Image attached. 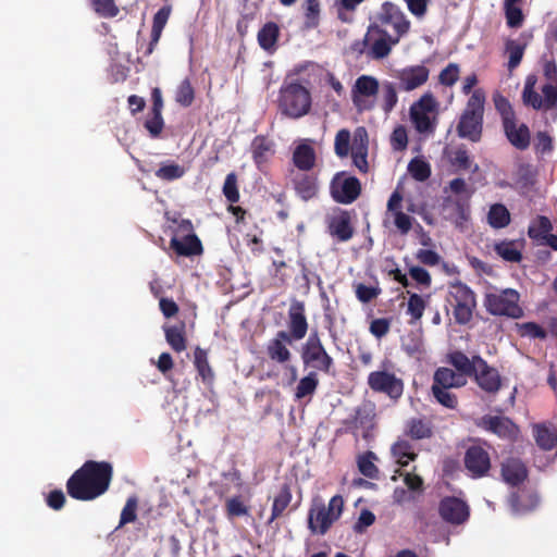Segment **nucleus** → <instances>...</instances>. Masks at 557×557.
Listing matches in <instances>:
<instances>
[{
    "label": "nucleus",
    "mask_w": 557,
    "mask_h": 557,
    "mask_svg": "<svg viewBox=\"0 0 557 557\" xmlns=\"http://www.w3.org/2000/svg\"><path fill=\"white\" fill-rule=\"evenodd\" d=\"M519 301L520 294L516 289L505 288L499 292L486 293L483 304L492 315L520 319L523 317V309Z\"/></svg>",
    "instance_id": "6e6552de"
},
{
    "label": "nucleus",
    "mask_w": 557,
    "mask_h": 557,
    "mask_svg": "<svg viewBox=\"0 0 557 557\" xmlns=\"http://www.w3.org/2000/svg\"><path fill=\"white\" fill-rule=\"evenodd\" d=\"M292 160L298 170L309 172L317 162L315 150L311 145L301 143L294 149Z\"/></svg>",
    "instance_id": "c85d7f7f"
},
{
    "label": "nucleus",
    "mask_w": 557,
    "mask_h": 557,
    "mask_svg": "<svg viewBox=\"0 0 557 557\" xmlns=\"http://www.w3.org/2000/svg\"><path fill=\"white\" fill-rule=\"evenodd\" d=\"M112 478L110 462L87 460L69 478L66 491L76 500H94L109 490Z\"/></svg>",
    "instance_id": "f257e3e1"
},
{
    "label": "nucleus",
    "mask_w": 557,
    "mask_h": 557,
    "mask_svg": "<svg viewBox=\"0 0 557 557\" xmlns=\"http://www.w3.org/2000/svg\"><path fill=\"white\" fill-rule=\"evenodd\" d=\"M381 108L388 114L398 102L396 85L393 82L385 81L380 86Z\"/></svg>",
    "instance_id": "4c0bfd02"
},
{
    "label": "nucleus",
    "mask_w": 557,
    "mask_h": 557,
    "mask_svg": "<svg viewBox=\"0 0 557 557\" xmlns=\"http://www.w3.org/2000/svg\"><path fill=\"white\" fill-rule=\"evenodd\" d=\"M437 102L431 92H426L410 107V119L416 129L421 133H433L434 124L429 113L435 111Z\"/></svg>",
    "instance_id": "9b49d317"
},
{
    "label": "nucleus",
    "mask_w": 557,
    "mask_h": 557,
    "mask_svg": "<svg viewBox=\"0 0 557 557\" xmlns=\"http://www.w3.org/2000/svg\"><path fill=\"white\" fill-rule=\"evenodd\" d=\"M375 418V407L371 403H366L358 406L355 410V414L349 419L345 420L347 429L357 431L358 429H369L373 426Z\"/></svg>",
    "instance_id": "b1692460"
},
{
    "label": "nucleus",
    "mask_w": 557,
    "mask_h": 557,
    "mask_svg": "<svg viewBox=\"0 0 557 557\" xmlns=\"http://www.w3.org/2000/svg\"><path fill=\"white\" fill-rule=\"evenodd\" d=\"M487 219L492 227L503 228L510 223V213L504 205L496 203L490 208Z\"/></svg>",
    "instance_id": "37998d69"
},
{
    "label": "nucleus",
    "mask_w": 557,
    "mask_h": 557,
    "mask_svg": "<svg viewBox=\"0 0 557 557\" xmlns=\"http://www.w3.org/2000/svg\"><path fill=\"white\" fill-rule=\"evenodd\" d=\"M399 39L389 35L385 28L379 25H369L363 40L357 46H369L367 54L374 60H381L391 53L392 48L399 42Z\"/></svg>",
    "instance_id": "1a4fd4ad"
},
{
    "label": "nucleus",
    "mask_w": 557,
    "mask_h": 557,
    "mask_svg": "<svg viewBox=\"0 0 557 557\" xmlns=\"http://www.w3.org/2000/svg\"><path fill=\"white\" fill-rule=\"evenodd\" d=\"M226 516L230 519L247 516L249 507L242 500L240 496H233L225 503Z\"/></svg>",
    "instance_id": "864d4df0"
},
{
    "label": "nucleus",
    "mask_w": 557,
    "mask_h": 557,
    "mask_svg": "<svg viewBox=\"0 0 557 557\" xmlns=\"http://www.w3.org/2000/svg\"><path fill=\"white\" fill-rule=\"evenodd\" d=\"M273 145L265 136H256L251 143L252 158L257 165L269 160L273 154Z\"/></svg>",
    "instance_id": "c9c22d12"
},
{
    "label": "nucleus",
    "mask_w": 557,
    "mask_h": 557,
    "mask_svg": "<svg viewBox=\"0 0 557 557\" xmlns=\"http://www.w3.org/2000/svg\"><path fill=\"white\" fill-rule=\"evenodd\" d=\"M432 395L436 399L438 404L448 409H456L458 406L457 396L449 392L450 388L437 387V385H432Z\"/></svg>",
    "instance_id": "3c124183"
},
{
    "label": "nucleus",
    "mask_w": 557,
    "mask_h": 557,
    "mask_svg": "<svg viewBox=\"0 0 557 557\" xmlns=\"http://www.w3.org/2000/svg\"><path fill=\"white\" fill-rule=\"evenodd\" d=\"M478 359H483L481 356L475 355L471 359L462 351L456 350L448 355V362L458 371V373L465 377H472L475 374L479 367Z\"/></svg>",
    "instance_id": "cd10ccee"
},
{
    "label": "nucleus",
    "mask_w": 557,
    "mask_h": 557,
    "mask_svg": "<svg viewBox=\"0 0 557 557\" xmlns=\"http://www.w3.org/2000/svg\"><path fill=\"white\" fill-rule=\"evenodd\" d=\"M292 499L293 494L290 485L288 483H284L280 487L278 493L274 496L271 508V516L267 522L269 525L280 517H282L286 508L289 506Z\"/></svg>",
    "instance_id": "473e14b6"
},
{
    "label": "nucleus",
    "mask_w": 557,
    "mask_h": 557,
    "mask_svg": "<svg viewBox=\"0 0 557 557\" xmlns=\"http://www.w3.org/2000/svg\"><path fill=\"white\" fill-rule=\"evenodd\" d=\"M374 458L375 455L372 451H368L358 458V469L360 473L369 479H376L379 475V469L373 462Z\"/></svg>",
    "instance_id": "5fc2aeb1"
},
{
    "label": "nucleus",
    "mask_w": 557,
    "mask_h": 557,
    "mask_svg": "<svg viewBox=\"0 0 557 557\" xmlns=\"http://www.w3.org/2000/svg\"><path fill=\"white\" fill-rule=\"evenodd\" d=\"M96 13L106 18L115 17L120 13V9L114 0H90Z\"/></svg>",
    "instance_id": "4d7b16f0"
},
{
    "label": "nucleus",
    "mask_w": 557,
    "mask_h": 557,
    "mask_svg": "<svg viewBox=\"0 0 557 557\" xmlns=\"http://www.w3.org/2000/svg\"><path fill=\"white\" fill-rule=\"evenodd\" d=\"M350 132L346 128L339 129L335 136L334 150L337 157L345 158L349 153Z\"/></svg>",
    "instance_id": "680f3d73"
},
{
    "label": "nucleus",
    "mask_w": 557,
    "mask_h": 557,
    "mask_svg": "<svg viewBox=\"0 0 557 557\" xmlns=\"http://www.w3.org/2000/svg\"><path fill=\"white\" fill-rule=\"evenodd\" d=\"M294 189L304 201L314 198L319 191L318 177L314 174L299 173L293 177Z\"/></svg>",
    "instance_id": "393cba45"
},
{
    "label": "nucleus",
    "mask_w": 557,
    "mask_h": 557,
    "mask_svg": "<svg viewBox=\"0 0 557 557\" xmlns=\"http://www.w3.org/2000/svg\"><path fill=\"white\" fill-rule=\"evenodd\" d=\"M344 504L342 495H334L327 506L321 498H313L308 511V529L311 533L326 534L333 523L341 518Z\"/></svg>",
    "instance_id": "39448f33"
},
{
    "label": "nucleus",
    "mask_w": 557,
    "mask_h": 557,
    "mask_svg": "<svg viewBox=\"0 0 557 557\" xmlns=\"http://www.w3.org/2000/svg\"><path fill=\"white\" fill-rule=\"evenodd\" d=\"M433 434L431 423L424 419H411L408 422V435L413 440H424Z\"/></svg>",
    "instance_id": "a18cd8bd"
},
{
    "label": "nucleus",
    "mask_w": 557,
    "mask_h": 557,
    "mask_svg": "<svg viewBox=\"0 0 557 557\" xmlns=\"http://www.w3.org/2000/svg\"><path fill=\"white\" fill-rule=\"evenodd\" d=\"M330 194L337 203H352L361 194V183L344 171L337 172L330 183Z\"/></svg>",
    "instance_id": "9d476101"
},
{
    "label": "nucleus",
    "mask_w": 557,
    "mask_h": 557,
    "mask_svg": "<svg viewBox=\"0 0 557 557\" xmlns=\"http://www.w3.org/2000/svg\"><path fill=\"white\" fill-rule=\"evenodd\" d=\"M407 294L409 295L407 313L410 315V323L412 324L422 318L428 306V299L430 298V295H428L426 299H424L423 296L416 293L407 292Z\"/></svg>",
    "instance_id": "58836bf2"
},
{
    "label": "nucleus",
    "mask_w": 557,
    "mask_h": 557,
    "mask_svg": "<svg viewBox=\"0 0 557 557\" xmlns=\"http://www.w3.org/2000/svg\"><path fill=\"white\" fill-rule=\"evenodd\" d=\"M288 330L286 335L294 342L301 341L308 333L309 324L306 315V307L302 301L292 302L288 309Z\"/></svg>",
    "instance_id": "f3484780"
},
{
    "label": "nucleus",
    "mask_w": 557,
    "mask_h": 557,
    "mask_svg": "<svg viewBox=\"0 0 557 557\" xmlns=\"http://www.w3.org/2000/svg\"><path fill=\"white\" fill-rule=\"evenodd\" d=\"M495 252L508 262H520L522 259L521 251L517 248L515 242H500L494 246Z\"/></svg>",
    "instance_id": "49530a36"
},
{
    "label": "nucleus",
    "mask_w": 557,
    "mask_h": 557,
    "mask_svg": "<svg viewBox=\"0 0 557 557\" xmlns=\"http://www.w3.org/2000/svg\"><path fill=\"white\" fill-rule=\"evenodd\" d=\"M463 463L472 479L486 476L492 467L488 451L480 445H471L467 448Z\"/></svg>",
    "instance_id": "2eb2a0df"
},
{
    "label": "nucleus",
    "mask_w": 557,
    "mask_h": 557,
    "mask_svg": "<svg viewBox=\"0 0 557 557\" xmlns=\"http://www.w3.org/2000/svg\"><path fill=\"white\" fill-rule=\"evenodd\" d=\"M137 506L138 502L135 496L127 498L120 517L119 528L132 523L137 519Z\"/></svg>",
    "instance_id": "69168bd1"
},
{
    "label": "nucleus",
    "mask_w": 557,
    "mask_h": 557,
    "mask_svg": "<svg viewBox=\"0 0 557 557\" xmlns=\"http://www.w3.org/2000/svg\"><path fill=\"white\" fill-rule=\"evenodd\" d=\"M485 95L482 89H475L468 99L466 109L460 115L456 131L460 138L472 143L480 141L483 131Z\"/></svg>",
    "instance_id": "20e7f679"
},
{
    "label": "nucleus",
    "mask_w": 557,
    "mask_h": 557,
    "mask_svg": "<svg viewBox=\"0 0 557 557\" xmlns=\"http://www.w3.org/2000/svg\"><path fill=\"white\" fill-rule=\"evenodd\" d=\"M536 444L544 450H552L557 445V434L544 424L533 428Z\"/></svg>",
    "instance_id": "ea45409f"
},
{
    "label": "nucleus",
    "mask_w": 557,
    "mask_h": 557,
    "mask_svg": "<svg viewBox=\"0 0 557 557\" xmlns=\"http://www.w3.org/2000/svg\"><path fill=\"white\" fill-rule=\"evenodd\" d=\"M195 99V90L191 86V83L188 78H185L178 85L175 92V101L182 107H189L194 102Z\"/></svg>",
    "instance_id": "09e8293b"
},
{
    "label": "nucleus",
    "mask_w": 557,
    "mask_h": 557,
    "mask_svg": "<svg viewBox=\"0 0 557 557\" xmlns=\"http://www.w3.org/2000/svg\"><path fill=\"white\" fill-rule=\"evenodd\" d=\"M222 193L230 203L238 202L240 196L237 186V175L234 172L226 175Z\"/></svg>",
    "instance_id": "6e6d98bb"
},
{
    "label": "nucleus",
    "mask_w": 557,
    "mask_h": 557,
    "mask_svg": "<svg viewBox=\"0 0 557 557\" xmlns=\"http://www.w3.org/2000/svg\"><path fill=\"white\" fill-rule=\"evenodd\" d=\"M478 425L500 438L509 441L516 440L519 434V428L504 416H483Z\"/></svg>",
    "instance_id": "a211bd4d"
},
{
    "label": "nucleus",
    "mask_w": 557,
    "mask_h": 557,
    "mask_svg": "<svg viewBox=\"0 0 557 557\" xmlns=\"http://www.w3.org/2000/svg\"><path fill=\"white\" fill-rule=\"evenodd\" d=\"M352 162L355 166L362 173H367L369 165H368V148L367 145H359L352 148L351 151Z\"/></svg>",
    "instance_id": "338daca9"
},
{
    "label": "nucleus",
    "mask_w": 557,
    "mask_h": 557,
    "mask_svg": "<svg viewBox=\"0 0 557 557\" xmlns=\"http://www.w3.org/2000/svg\"><path fill=\"white\" fill-rule=\"evenodd\" d=\"M300 358L305 367L330 374L334 367L333 357L326 351L317 329L309 333L306 342L301 345Z\"/></svg>",
    "instance_id": "0eeeda50"
},
{
    "label": "nucleus",
    "mask_w": 557,
    "mask_h": 557,
    "mask_svg": "<svg viewBox=\"0 0 557 557\" xmlns=\"http://www.w3.org/2000/svg\"><path fill=\"white\" fill-rule=\"evenodd\" d=\"M163 330L166 343L175 352H182L186 349L187 338L184 322L176 325L164 326Z\"/></svg>",
    "instance_id": "72a5a7b5"
},
{
    "label": "nucleus",
    "mask_w": 557,
    "mask_h": 557,
    "mask_svg": "<svg viewBox=\"0 0 557 557\" xmlns=\"http://www.w3.org/2000/svg\"><path fill=\"white\" fill-rule=\"evenodd\" d=\"M304 28L314 29L320 25L321 3L320 0H304Z\"/></svg>",
    "instance_id": "e433bc0d"
},
{
    "label": "nucleus",
    "mask_w": 557,
    "mask_h": 557,
    "mask_svg": "<svg viewBox=\"0 0 557 557\" xmlns=\"http://www.w3.org/2000/svg\"><path fill=\"white\" fill-rule=\"evenodd\" d=\"M293 343L294 341L286 335V331H278L268 342L265 352L272 361L284 364L292 359V352L287 346L293 345Z\"/></svg>",
    "instance_id": "412c9836"
},
{
    "label": "nucleus",
    "mask_w": 557,
    "mask_h": 557,
    "mask_svg": "<svg viewBox=\"0 0 557 557\" xmlns=\"http://www.w3.org/2000/svg\"><path fill=\"white\" fill-rule=\"evenodd\" d=\"M194 366L202 382L210 384L214 380V372L209 363L208 351L197 346L194 350Z\"/></svg>",
    "instance_id": "f704fd0d"
},
{
    "label": "nucleus",
    "mask_w": 557,
    "mask_h": 557,
    "mask_svg": "<svg viewBox=\"0 0 557 557\" xmlns=\"http://www.w3.org/2000/svg\"><path fill=\"white\" fill-rule=\"evenodd\" d=\"M164 126L162 113L160 112H151V116H149L145 122V128L149 132L151 137H158Z\"/></svg>",
    "instance_id": "774afa93"
},
{
    "label": "nucleus",
    "mask_w": 557,
    "mask_h": 557,
    "mask_svg": "<svg viewBox=\"0 0 557 557\" xmlns=\"http://www.w3.org/2000/svg\"><path fill=\"white\" fill-rule=\"evenodd\" d=\"M329 232L339 242L349 240L354 236L350 214L347 211H341L339 214L334 215L329 223Z\"/></svg>",
    "instance_id": "a878e982"
},
{
    "label": "nucleus",
    "mask_w": 557,
    "mask_h": 557,
    "mask_svg": "<svg viewBox=\"0 0 557 557\" xmlns=\"http://www.w3.org/2000/svg\"><path fill=\"white\" fill-rule=\"evenodd\" d=\"M408 172L416 181L424 182L431 175V166L426 161L414 158L408 164Z\"/></svg>",
    "instance_id": "8fccbe9b"
},
{
    "label": "nucleus",
    "mask_w": 557,
    "mask_h": 557,
    "mask_svg": "<svg viewBox=\"0 0 557 557\" xmlns=\"http://www.w3.org/2000/svg\"><path fill=\"white\" fill-rule=\"evenodd\" d=\"M509 143L519 150H525L530 146V131L525 124L517 125L516 119L503 125Z\"/></svg>",
    "instance_id": "bb28decb"
},
{
    "label": "nucleus",
    "mask_w": 557,
    "mask_h": 557,
    "mask_svg": "<svg viewBox=\"0 0 557 557\" xmlns=\"http://www.w3.org/2000/svg\"><path fill=\"white\" fill-rule=\"evenodd\" d=\"M552 230L553 225L550 220L547 216L540 215L529 226L528 235L532 239L543 242L546 236L550 234Z\"/></svg>",
    "instance_id": "a19ab883"
},
{
    "label": "nucleus",
    "mask_w": 557,
    "mask_h": 557,
    "mask_svg": "<svg viewBox=\"0 0 557 557\" xmlns=\"http://www.w3.org/2000/svg\"><path fill=\"white\" fill-rule=\"evenodd\" d=\"M371 25H379L382 28L392 26L398 38L406 35L410 28V22L407 20L404 12L396 4L388 1L382 4L376 15V21Z\"/></svg>",
    "instance_id": "4468645a"
},
{
    "label": "nucleus",
    "mask_w": 557,
    "mask_h": 557,
    "mask_svg": "<svg viewBox=\"0 0 557 557\" xmlns=\"http://www.w3.org/2000/svg\"><path fill=\"white\" fill-rule=\"evenodd\" d=\"M543 75L547 83L542 86V95L535 91L537 77L530 74L525 78L522 101L534 110L548 111L557 107V64L554 58H543Z\"/></svg>",
    "instance_id": "f03ea898"
},
{
    "label": "nucleus",
    "mask_w": 557,
    "mask_h": 557,
    "mask_svg": "<svg viewBox=\"0 0 557 557\" xmlns=\"http://www.w3.org/2000/svg\"><path fill=\"white\" fill-rule=\"evenodd\" d=\"M504 12L506 23L510 28H519L524 22V15L522 10L517 4H505Z\"/></svg>",
    "instance_id": "bf43d9fd"
},
{
    "label": "nucleus",
    "mask_w": 557,
    "mask_h": 557,
    "mask_svg": "<svg viewBox=\"0 0 557 557\" xmlns=\"http://www.w3.org/2000/svg\"><path fill=\"white\" fill-rule=\"evenodd\" d=\"M319 385V379L315 371L309 372L306 376L300 379L295 391V398L302 399L307 396L314 394Z\"/></svg>",
    "instance_id": "79ce46f5"
},
{
    "label": "nucleus",
    "mask_w": 557,
    "mask_h": 557,
    "mask_svg": "<svg viewBox=\"0 0 557 557\" xmlns=\"http://www.w3.org/2000/svg\"><path fill=\"white\" fill-rule=\"evenodd\" d=\"M393 76L398 81L400 90L412 91L429 81L430 70L424 64L408 65L396 70Z\"/></svg>",
    "instance_id": "dca6fc26"
},
{
    "label": "nucleus",
    "mask_w": 557,
    "mask_h": 557,
    "mask_svg": "<svg viewBox=\"0 0 557 557\" xmlns=\"http://www.w3.org/2000/svg\"><path fill=\"white\" fill-rule=\"evenodd\" d=\"M154 174L162 181L171 182L183 177L185 169L177 163H165L162 164Z\"/></svg>",
    "instance_id": "603ef678"
},
{
    "label": "nucleus",
    "mask_w": 557,
    "mask_h": 557,
    "mask_svg": "<svg viewBox=\"0 0 557 557\" xmlns=\"http://www.w3.org/2000/svg\"><path fill=\"white\" fill-rule=\"evenodd\" d=\"M449 161L453 166L463 171L469 170L472 164V160L465 146L456 148L451 152Z\"/></svg>",
    "instance_id": "052dcab7"
},
{
    "label": "nucleus",
    "mask_w": 557,
    "mask_h": 557,
    "mask_svg": "<svg viewBox=\"0 0 557 557\" xmlns=\"http://www.w3.org/2000/svg\"><path fill=\"white\" fill-rule=\"evenodd\" d=\"M380 90L379 81L370 75L359 76L351 89V100L358 111H368L373 109V101L369 100L370 97L377 95Z\"/></svg>",
    "instance_id": "ddd939ff"
},
{
    "label": "nucleus",
    "mask_w": 557,
    "mask_h": 557,
    "mask_svg": "<svg viewBox=\"0 0 557 557\" xmlns=\"http://www.w3.org/2000/svg\"><path fill=\"white\" fill-rule=\"evenodd\" d=\"M525 50V45L519 44L516 40H507L506 52L509 53L508 70L511 72L519 66L522 61Z\"/></svg>",
    "instance_id": "de8ad7c7"
},
{
    "label": "nucleus",
    "mask_w": 557,
    "mask_h": 557,
    "mask_svg": "<svg viewBox=\"0 0 557 557\" xmlns=\"http://www.w3.org/2000/svg\"><path fill=\"white\" fill-rule=\"evenodd\" d=\"M438 512L444 521L456 525L466 522L469 518L468 505L454 496L444 497L440 502Z\"/></svg>",
    "instance_id": "6ab92c4d"
},
{
    "label": "nucleus",
    "mask_w": 557,
    "mask_h": 557,
    "mask_svg": "<svg viewBox=\"0 0 557 557\" xmlns=\"http://www.w3.org/2000/svg\"><path fill=\"white\" fill-rule=\"evenodd\" d=\"M311 94L298 82L284 83L280 88L278 109L290 119H299L311 109Z\"/></svg>",
    "instance_id": "423d86ee"
},
{
    "label": "nucleus",
    "mask_w": 557,
    "mask_h": 557,
    "mask_svg": "<svg viewBox=\"0 0 557 557\" xmlns=\"http://www.w3.org/2000/svg\"><path fill=\"white\" fill-rule=\"evenodd\" d=\"M460 75V69L457 63H449L444 67L438 75V82L441 85L451 87L457 83Z\"/></svg>",
    "instance_id": "e2e57ef3"
},
{
    "label": "nucleus",
    "mask_w": 557,
    "mask_h": 557,
    "mask_svg": "<svg viewBox=\"0 0 557 557\" xmlns=\"http://www.w3.org/2000/svg\"><path fill=\"white\" fill-rule=\"evenodd\" d=\"M170 248L182 257L199 256L203 251L201 240L195 233L185 235L182 238L176 236L170 240Z\"/></svg>",
    "instance_id": "5701e85b"
},
{
    "label": "nucleus",
    "mask_w": 557,
    "mask_h": 557,
    "mask_svg": "<svg viewBox=\"0 0 557 557\" xmlns=\"http://www.w3.org/2000/svg\"><path fill=\"white\" fill-rule=\"evenodd\" d=\"M170 14H171V7L164 5L161 9H159L157 11V13L153 15L151 38H150V42H149L148 48L145 53L146 55H149L153 52L156 46L158 45V42L161 38L163 28L165 27V25L169 21Z\"/></svg>",
    "instance_id": "c756f323"
},
{
    "label": "nucleus",
    "mask_w": 557,
    "mask_h": 557,
    "mask_svg": "<svg viewBox=\"0 0 557 557\" xmlns=\"http://www.w3.org/2000/svg\"><path fill=\"white\" fill-rule=\"evenodd\" d=\"M475 309V293L460 281L450 283L445 296V310L447 313L451 312L455 323L468 324L472 320Z\"/></svg>",
    "instance_id": "7ed1b4c3"
},
{
    "label": "nucleus",
    "mask_w": 557,
    "mask_h": 557,
    "mask_svg": "<svg viewBox=\"0 0 557 557\" xmlns=\"http://www.w3.org/2000/svg\"><path fill=\"white\" fill-rule=\"evenodd\" d=\"M518 334L521 337L544 339L547 336L546 331L535 322H524L517 324Z\"/></svg>",
    "instance_id": "13d9d810"
},
{
    "label": "nucleus",
    "mask_w": 557,
    "mask_h": 557,
    "mask_svg": "<svg viewBox=\"0 0 557 557\" xmlns=\"http://www.w3.org/2000/svg\"><path fill=\"white\" fill-rule=\"evenodd\" d=\"M369 387L376 393L386 394L391 399L398 400L404 394V382L388 371H373L368 375Z\"/></svg>",
    "instance_id": "f8f14e48"
},
{
    "label": "nucleus",
    "mask_w": 557,
    "mask_h": 557,
    "mask_svg": "<svg viewBox=\"0 0 557 557\" xmlns=\"http://www.w3.org/2000/svg\"><path fill=\"white\" fill-rule=\"evenodd\" d=\"M281 34L280 26L275 22H267L258 32L257 40L259 46L267 52L273 53L277 48V40Z\"/></svg>",
    "instance_id": "7c9ffc66"
},
{
    "label": "nucleus",
    "mask_w": 557,
    "mask_h": 557,
    "mask_svg": "<svg viewBox=\"0 0 557 557\" xmlns=\"http://www.w3.org/2000/svg\"><path fill=\"white\" fill-rule=\"evenodd\" d=\"M392 453L397 459V462L401 466H407L410 460H414L417 458V454L413 451L412 445L406 440L396 442L392 447Z\"/></svg>",
    "instance_id": "c03bdc74"
},
{
    "label": "nucleus",
    "mask_w": 557,
    "mask_h": 557,
    "mask_svg": "<svg viewBox=\"0 0 557 557\" xmlns=\"http://www.w3.org/2000/svg\"><path fill=\"white\" fill-rule=\"evenodd\" d=\"M467 384V380L454 370L441 367L434 372L433 384L437 387L458 388Z\"/></svg>",
    "instance_id": "2f4dec72"
},
{
    "label": "nucleus",
    "mask_w": 557,
    "mask_h": 557,
    "mask_svg": "<svg viewBox=\"0 0 557 557\" xmlns=\"http://www.w3.org/2000/svg\"><path fill=\"white\" fill-rule=\"evenodd\" d=\"M494 103L496 110L499 112L502 116L503 125L516 119L515 111L507 98L498 95L497 97L494 98Z\"/></svg>",
    "instance_id": "0e129e2a"
},
{
    "label": "nucleus",
    "mask_w": 557,
    "mask_h": 557,
    "mask_svg": "<svg viewBox=\"0 0 557 557\" xmlns=\"http://www.w3.org/2000/svg\"><path fill=\"white\" fill-rule=\"evenodd\" d=\"M476 362H479V367L475 374L472 375L475 383L486 393H497L502 386V379L498 371L488 366L484 359H478Z\"/></svg>",
    "instance_id": "aec40b11"
},
{
    "label": "nucleus",
    "mask_w": 557,
    "mask_h": 557,
    "mask_svg": "<svg viewBox=\"0 0 557 557\" xmlns=\"http://www.w3.org/2000/svg\"><path fill=\"white\" fill-rule=\"evenodd\" d=\"M500 474L510 486L522 484L528 478V469L519 458H507L502 462Z\"/></svg>",
    "instance_id": "4be33fe9"
}]
</instances>
